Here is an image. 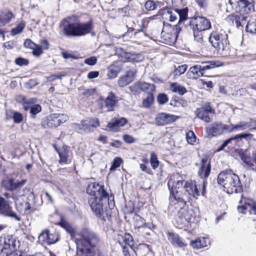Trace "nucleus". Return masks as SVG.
<instances>
[{
    "label": "nucleus",
    "instance_id": "13d9d810",
    "mask_svg": "<svg viewBox=\"0 0 256 256\" xmlns=\"http://www.w3.org/2000/svg\"><path fill=\"white\" fill-rule=\"evenodd\" d=\"M15 63L16 65L22 66H27L29 63V61L26 58L20 57L15 60Z\"/></svg>",
    "mask_w": 256,
    "mask_h": 256
},
{
    "label": "nucleus",
    "instance_id": "3c124183",
    "mask_svg": "<svg viewBox=\"0 0 256 256\" xmlns=\"http://www.w3.org/2000/svg\"><path fill=\"white\" fill-rule=\"evenodd\" d=\"M154 96L152 94H149L147 98L144 99L142 101V104L144 107L148 108L150 107L153 102Z\"/></svg>",
    "mask_w": 256,
    "mask_h": 256
},
{
    "label": "nucleus",
    "instance_id": "a878e982",
    "mask_svg": "<svg viewBox=\"0 0 256 256\" xmlns=\"http://www.w3.org/2000/svg\"><path fill=\"white\" fill-rule=\"evenodd\" d=\"M167 234L168 240L174 246L183 248L186 246L178 234L168 232Z\"/></svg>",
    "mask_w": 256,
    "mask_h": 256
},
{
    "label": "nucleus",
    "instance_id": "58836bf2",
    "mask_svg": "<svg viewBox=\"0 0 256 256\" xmlns=\"http://www.w3.org/2000/svg\"><path fill=\"white\" fill-rule=\"evenodd\" d=\"M133 219L136 228H140L146 226L145 220L141 217L140 215L135 214L134 216Z\"/></svg>",
    "mask_w": 256,
    "mask_h": 256
},
{
    "label": "nucleus",
    "instance_id": "052dcab7",
    "mask_svg": "<svg viewBox=\"0 0 256 256\" xmlns=\"http://www.w3.org/2000/svg\"><path fill=\"white\" fill-rule=\"evenodd\" d=\"M14 122L16 124H19L22 121L23 116L21 113L15 112L13 115Z\"/></svg>",
    "mask_w": 256,
    "mask_h": 256
},
{
    "label": "nucleus",
    "instance_id": "dca6fc26",
    "mask_svg": "<svg viewBox=\"0 0 256 256\" xmlns=\"http://www.w3.org/2000/svg\"><path fill=\"white\" fill-rule=\"evenodd\" d=\"M55 149L58 154L60 164H67L70 163L72 159V152L70 150L69 147L64 146L61 148H57L54 146Z\"/></svg>",
    "mask_w": 256,
    "mask_h": 256
},
{
    "label": "nucleus",
    "instance_id": "72a5a7b5",
    "mask_svg": "<svg viewBox=\"0 0 256 256\" xmlns=\"http://www.w3.org/2000/svg\"><path fill=\"white\" fill-rule=\"evenodd\" d=\"M73 128L76 130L84 132L93 131L86 120H82L80 124L74 123Z\"/></svg>",
    "mask_w": 256,
    "mask_h": 256
},
{
    "label": "nucleus",
    "instance_id": "4468645a",
    "mask_svg": "<svg viewBox=\"0 0 256 256\" xmlns=\"http://www.w3.org/2000/svg\"><path fill=\"white\" fill-rule=\"evenodd\" d=\"M0 214L14 218L17 221L21 220L20 218L12 210V208L10 206L8 201L1 196H0Z\"/></svg>",
    "mask_w": 256,
    "mask_h": 256
},
{
    "label": "nucleus",
    "instance_id": "37998d69",
    "mask_svg": "<svg viewBox=\"0 0 256 256\" xmlns=\"http://www.w3.org/2000/svg\"><path fill=\"white\" fill-rule=\"evenodd\" d=\"M124 57L128 62H138L141 60L140 59L141 56L135 54L126 52L124 54Z\"/></svg>",
    "mask_w": 256,
    "mask_h": 256
},
{
    "label": "nucleus",
    "instance_id": "9d476101",
    "mask_svg": "<svg viewBox=\"0 0 256 256\" xmlns=\"http://www.w3.org/2000/svg\"><path fill=\"white\" fill-rule=\"evenodd\" d=\"M68 120L66 114H53L48 116L42 123L44 128H53L59 126Z\"/></svg>",
    "mask_w": 256,
    "mask_h": 256
},
{
    "label": "nucleus",
    "instance_id": "f257e3e1",
    "mask_svg": "<svg viewBox=\"0 0 256 256\" xmlns=\"http://www.w3.org/2000/svg\"><path fill=\"white\" fill-rule=\"evenodd\" d=\"M86 193L91 196L88 200V204L94 214L104 221L109 220L111 217L109 210L104 211L103 208L104 203L108 202L110 200V196L104 190V186L92 182L88 186Z\"/></svg>",
    "mask_w": 256,
    "mask_h": 256
},
{
    "label": "nucleus",
    "instance_id": "2eb2a0df",
    "mask_svg": "<svg viewBox=\"0 0 256 256\" xmlns=\"http://www.w3.org/2000/svg\"><path fill=\"white\" fill-rule=\"evenodd\" d=\"M195 113L200 119L206 122H210L212 120V118L209 114H214L215 110L210 107V102H206L203 106L197 108Z\"/></svg>",
    "mask_w": 256,
    "mask_h": 256
},
{
    "label": "nucleus",
    "instance_id": "b1692460",
    "mask_svg": "<svg viewBox=\"0 0 256 256\" xmlns=\"http://www.w3.org/2000/svg\"><path fill=\"white\" fill-rule=\"evenodd\" d=\"M118 100V97L114 92H108L104 101L105 106L108 109L107 111H112Z\"/></svg>",
    "mask_w": 256,
    "mask_h": 256
},
{
    "label": "nucleus",
    "instance_id": "864d4df0",
    "mask_svg": "<svg viewBox=\"0 0 256 256\" xmlns=\"http://www.w3.org/2000/svg\"><path fill=\"white\" fill-rule=\"evenodd\" d=\"M186 138L188 142L192 144H193L196 140V136L194 132L192 130L188 132L186 134Z\"/></svg>",
    "mask_w": 256,
    "mask_h": 256
},
{
    "label": "nucleus",
    "instance_id": "412c9836",
    "mask_svg": "<svg viewBox=\"0 0 256 256\" xmlns=\"http://www.w3.org/2000/svg\"><path fill=\"white\" fill-rule=\"evenodd\" d=\"M184 188V190L187 192L188 194L192 196L194 198H198L200 196V192L196 182H185Z\"/></svg>",
    "mask_w": 256,
    "mask_h": 256
},
{
    "label": "nucleus",
    "instance_id": "393cba45",
    "mask_svg": "<svg viewBox=\"0 0 256 256\" xmlns=\"http://www.w3.org/2000/svg\"><path fill=\"white\" fill-rule=\"evenodd\" d=\"M26 180H22L20 181L15 180L14 178H10L7 180L6 183V188L10 191H13L22 188L26 184Z\"/></svg>",
    "mask_w": 256,
    "mask_h": 256
},
{
    "label": "nucleus",
    "instance_id": "69168bd1",
    "mask_svg": "<svg viewBox=\"0 0 256 256\" xmlns=\"http://www.w3.org/2000/svg\"><path fill=\"white\" fill-rule=\"evenodd\" d=\"M24 45L26 48H30V49L34 48L36 46V44L30 39L26 40L24 42Z\"/></svg>",
    "mask_w": 256,
    "mask_h": 256
},
{
    "label": "nucleus",
    "instance_id": "338daca9",
    "mask_svg": "<svg viewBox=\"0 0 256 256\" xmlns=\"http://www.w3.org/2000/svg\"><path fill=\"white\" fill-rule=\"evenodd\" d=\"M22 100L24 102V105L26 104L27 106H30V104H34L36 100L34 98H30L28 100H27L25 97L22 98Z\"/></svg>",
    "mask_w": 256,
    "mask_h": 256
},
{
    "label": "nucleus",
    "instance_id": "f704fd0d",
    "mask_svg": "<svg viewBox=\"0 0 256 256\" xmlns=\"http://www.w3.org/2000/svg\"><path fill=\"white\" fill-rule=\"evenodd\" d=\"M76 256H93L90 247L78 245Z\"/></svg>",
    "mask_w": 256,
    "mask_h": 256
},
{
    "label": "nucleus",
    "instance_id": "bb28decb",
    "mask_svg": "<svg viewBox=\"0 0 256 256\" xmlns=\"http://www.w3.org/2000/svg\"><path fill=\"white\" fill-rule=\"evenodd\" d=\"M222 65V62L218 60L202 62L200 64L204 74L206 71L218 67Z\"/></svg>",
    "mask_w": 256,
    "mask_h": 256
},
{
    "label": "nucleus",
    "instance_id": "0eeeda50",
    "mask_svg": "<svg viewBox=\"0 0 256 256\" xmlns=\"http://www.w3.org/2000/svg\"><path fill=\"white\" fill-rule=\"evenodd\" d=\"M20 242L12 235L0 238V254L8 256L19 247Z\"/></svg>",
    "mask_w": 256,
    "mask_h": 256
},
{
    "label": "nucleus",
    "instance_id": "c9c22d12",
    "mask_svg": "<svg viewBox=\"0 0 256 256\" xmlns=\"http://www.w3.org/2000/svg\"><path fill=\"white\" fill-rule=\"evenodd\" d=\"M185 182H187V181H185L184 180H178L176 182H172V180H169L168 182V186L169 187V188H170L171 184H172V188L171 190H184V184H185Z\"/></svg>",
    "mask_w": 256,
    "mask_h": 256
},
{
    "label": "nucleus",
    "instance_id": "473e14b6",
    "mask_svg": "<svg viewBox=\"0 0 256 256\" xmlns=\"http://www.w3.org/2000/svg\"><path fill=\"white\" fill-rule=\"evenodd\" d=\"M234 131H242L245 130H256V126H252L249 122H240L233 125Z\"/></svg>",
    "mask_w": 256,
    "mask_h": 256
},
{
    "label": "nucleus",
    "instance_id": "20e7f679",
    "mask_svg": "<svg viewBox=\"0 0 256 256\" xmlns=\"http://www.w3.org/2000/svg\"><path fill=\"white\" fill-rule=\"evenodd\" d=\"M208 40L218 52L227 55L229 48L228 36L223 30L214 31L210 35Z\"/></svg>",
    "mask_w": 256,
    "mask_h": 256
},
{
    "label": "nucleus",
    "instance_id": "c85d7f7f",
    "mask_svg": "<svg viewBox=\"0 0 256 256\" xmlns=\"http://www.w3.org/2000/svg\"><path fill=\"white\" fill-rule=\"evenodd\" d=\"M180 209L178 212L177 216L182 220L187 222H190L192 218V210H188L187 208L184 206H180Z\"/></svg>",
    "mask_w": 256,
    "mask_h": 256
},
{
    "label": "nucleus",
    "instance_id": "39448f33",
    "mask_svg": "<svg viewBox=\"0 0 256 256\" xmlns=\"http://www.w3.org/2000/svg\"><path fill=\"white\" fill-rule=\"evenodd\" d=\"M188 12V8L178 9L165 7L162 8L160 12L163 18L168 19L171 22L176 21L178 18V23H180L187 19Z\"/></svg>",
    "mask_w": 256,
    "mask_h": 256
},
{
    "label": "nucleus",
    "instance_id": "1a4fd4ad",
    "mask_svg": "<svg viewBox=\"0 0 256 256\" xmlns=\"http://www.w3.org/2000/svg\"><path fill=\"white\" fill-rule=\"evenodd\" d=\"M254 0H228V4L236 12L248 14L254 10Z\"/></svg>",
    "mask_w": 256,
    "mask_h": 256
},
{
    "label": "nucleus",
    "instance_id": "f8f14e48",
    "mask_svg": "<svg viewBox=\"0 0 256 256\" xmlns=\"http://www.w3.org/2000/svg\"><path fill=\"white\" fill-rule=\"evenodd\" d=\"M190 26L191 29H196L199 32H204L211 28L210 22L206 18L202 16L192 18L190 22Z\"/></svg>",
    "mask_w": 256,
    "mask_h": 256
},
{
    "label": "nucleus",
    "instance_id": "cd10ccee",
    "mask_svg": "<svg viewBox=\"0 0 256 256\" xmlns=\"http://www.w3.org/2000/svg\"><path fill=\"white\" fill-rule=\"evenodd\" d=\"M187 74L188 77L192 79H197L204 75L200 64H196L190 67Z\"/></svg>",
    "mask_w": 256,
    "mask_h": 256
},
{
    "label": "nucleus",
    "instance_id": "49530a36",
    "mask_svg": "<svg viewBox=\"0 0 256 256\" xmlns=\"http://www.w3.org/2000/svg\"><path fill=\"white\" fill-rule=\"evenodd\" d=\"M58 224L64 228L68 233L72 236L74 234V230L70 224L62 220L58 223Z\"/></svg>",
    "mask_w": 256,
    "mask_h": 256
},
{
    "label": "nucleus",
    "instance_id": "4be33fe9",
    "mask_svg": "<svg viewBox=\"0 0 256 256\" xmlns=\"http://www.w3.org/2000/svg\"><path fill=\"white\" fill-rule=\"evenodd\" d=\"M240 156L243 162L244 166L247 170L256 172V166L253 160V158L247 155L245 153H241Z\"/></svg>",
    "mask_w": 256,
    "mask_h": 256
},
{
    "label": "nucleus",
    "instance_id": "c03bdc74",
    "mask_svg": "<svg viewBox=\"0 0 256 256\" xmlns=\"http://www.w3.org/2000/svg\"><path fill=\"white\" fill-rule=\"evenodd\" d=\"M222 124H215L211 128H210V132L212 133L213 136L220 134L222 132Z\"/></svg>",
    "mask_w": 256,
    "mask_h": 256
},
{
    "label": "nucleus",
    "instance_id": "ddd939ff",
    "mask_svg": "<svg viewBox=\"0 0 256 256\" xmlns=\"http://www.w3.org/2000/svg\"><path fill=\"white\" fill-rule=\"evenodd\" d=\"M38 239L42 244L50 245L60 240V235L56 232L50 233L48 230H44L39 234Z\"/></svg>",
    "mask_w": 256,
    "mask_h": 256
},
{
    "label": "nucleus",
    "instance_id": "aec40b11",
    "mask_svg": "<svg viewBox=\"0 0 256 256\" xmlns=\"http://www.w3.org/2000/svg\"><path fill=\"white\" fill-rule=\"evenodd\" d=\"M211 170V164L207 158H202L201 160V166L198 170L200 177L203 178H207Z\"/></svg>",
    "mask_w": 256,
    "mask_h": 256
},
{
    "label": "nucleus",
    "instance_id": "de8ad7c7",
    "mask_svg": "<svg viewBox=\"0 0 256 256\" xmlns=\"http://www.w3.org/2000/svg\"><path fill=\"white\" fill-rule=\"evenodd\" d=\"M25 24L22 22L18 24L16 27L12 30V36H15L16 34H19L25 28Z\"/></svg>",
    "mask_w": 256,
    "mask_h": 256
},
{
    "label": "nucleus",
    "instance_id": "0e129e2a",
    "mask_svg": "<svg viewBox=\"0 0 256 256\" xmlns=\"http://www.w3.org/2000/svg\"><path fill=\"white\" fill-rule=\"evenodd\" d=\"M33 50L32 54L34 56H39L42 53V47L36 44Z\"/></svg>",
    "mask_w": 256,
    "mask_h": 256
},
{
    "label": "nucleus",
    "instance_id": "a18cd8bd",
    "mask_svg": "<svg viewBox=\"0 0 256 256\" xmlns=\"http://www.w3.org/2000/svg\"><path fill=\"white\" fill-rule=\"evenodd\" d=\"M252 136L253 135L251 134H240L232 137V138L234 141H235L236 144L237 141H240L242 138H244L247 140H250L252 138Z\"/></svg>",
    "mask_w": 256,
    "mask_h": 256
},
{
    "label": "nucleus",
    "instance_id": "6ab92c4d",
    "mask_svg": "<svg viewBox=\"0 0 256 256\" xmlns=\"http://www.w3.org/2000/svg\"><path fill=\"white\" fill-rule=\"evenodd\" d=\"M182 190H170V200L171 204H178L179 206H185L186 201L184 198V195L182 196Z\"/></svg>",
    "mask_w": 256,
    "mask_h": 256
},
{
    "label": "nucleus",
    "instance_id": "09e8293b",
    "mask_svg": "<svg viewBox=\"0 0 256 256\" xmlns=\"http://www.w3.org/2000/svg\"><path fill=\"white\" fill-rule=\"evenodd\" d=\"M187 69V66L186 64H182L179 66L174 72V75L176 76H180V75L184 74Z\"/></svg>",
    "mask_w": 256,
    "mask_h": 256
},
{
    "label": "nucleus",
    "instance_id": "e2e57ef3",
    "mask_svg": "<svg viewBox=\"0 0 256 256\" xmlns=\"http://www.w3.org/2000/svg\"><path fill=\"white\" fill-rule=\"evenodd\" d=\"M97 62L96 58L95 56H91L89 58H87L84 60L85 64L90 65V66H94V65Z\"/></svg>",
    "mask_w": 256,
    "mask_h": 256
},
{
    "label": "nucleus",
    "instance_id": "bf43d9fd",
    "mask_svg": "<svg viewBox=\"0 0 256 256\" xmlns=\"http://www.w3.org/2000/svg\"><path fill=\"white\" fill-rule=\"evenodd\" d=\"M92 130L99 126V121L97 118H89L86 120Z\"/></svg>",
    "mask_w": 256,
    "mask_h": 256
},
{
    "label": "nucleus",
    "instance_id": "4c0bfd02",
    "mask_svg": "<svg viewBox=\"0 0 256 256\" xmlns=\"http://www.w3.org/2000/svg\"><path fill=\"white\" fill-rule=\"evenodd\" d=\"M13 17L14 14L12 12L8 10H4L0 16V22H2L4 24H7L10 22Z\"/></svg>",
    "mask_w": 256,
    "mask_h": 256
},
{
    "label": "nucleus",
    "instance_id": "4d7b16f0",
    "mask_svg": "<svg viewBox=\"0 0 256 256\" xmlns=\"http://www.w3.org/2000/svg\"><path fill=\"white\" fill-rule=\"evenodd\" d=\"M144 6L147 10H152L156 8L157 5L154 1L149 0L146 2Z\"/></svg>",
    "mask_w": 256,
    "mask_h": 256
},
{
    "label": "nucleus",
    "instance_id": "a211bd4d",
    "mask_svg": "<svg viewBox=\"0 0 256 256\" xmlns=\"http://www.w3.org/2000/svg\"><path fill=\"white\" fill-rule=\"evenodd\" d=\"M128 122V120L124 118H114L108 123L107 128L110 132H116L120 130V127L124 126Z\"/></svg>",
    "mask_w": 256,
    "mask_h": 256
},
{
    "label": "nucleus",
    "instance_id": "603ef678",
    "mask_svg": "<svg viewBox=\"0 0 256 256\" xmlns=\"http://www.w3.org/2000/svg\"><path fill=\"white\" fill-rule=\"evenodd\" d=\"M192 30L194 40L198 42L202 43L203 41V32H199V30H196V29Z\"/></svg>",
    "mask_w": 256,
    "mask_h": 256
},
{
    "label": "nucleus",
    "instance_id": "680f3d73",
    "mask_svg": "<svg viewBox=\"0 0 256 256\" xmlns=\"http://www.w3.org/2000/svg\"><path fill=\"white\" fill-rule=\"evenodd\" d=\"M123 140L128 144H132L135 142V139L132 136L125 134L122 136Z\"/></svg>",
    "mask_w": 256,
    "mask_h": 256
},
{
    "label": "nucleus",
    "instance_id": "a19ab883",
    "mask_svg": "<svg viewBox=\"0 0 256 256\" xmlns=\"http://www.w3.org/2000/svg\"><path fill=\"white\" fill-rule=\"evenodd\" d=\"M246 30L250 34H256V18L251 20L248 22Z\"/></svg>",
    "mask_w": 256,
    "mask_h": 256
},
{
    "label": "nucleus",
    "instance_id": "6e6552de",
    "mask_svg": "<svg viewBox=\"0 0 256 256\" xmlns=\"http://www.w3.org/2000/svg\"><path fill=\"white\" fill-rule=\"evenodd\" d=\"M80 236L81 238L78 240L77 245L94 248L99 242L98 236L87 228L82 229L80 232Z\"/></svg>",
    "mask_w": 256,
    "mask_h": 256
},
{
    "label": "nucleus",
    "instance_id": "5fc2aeb1",
    "mask_svg": "<svg viewBox=\"0 0 256 256\" xmlns=\"http://www.w3.org/2000/svg\"><path fill=\"white\" fill-rule=\"evenodd\" d=\"M168 98L164 94H160L157 96V100L160 104H164L168 102Z\"/></svg>",
    "mask_w": 256,
    "mask_h": 256
},
{
    "label": "nucleus",
    "instance_id": "7c9ffc66",
    "mask_svg": "<svg viewBox=\"0 0 256 256\" xmlns=\"http://www.w3.org/2000/svg\"><path fill=\"white\" fill-rule=\"evenodd\" d=\"M34 194L32 192H30L25 204L24 213L26 214H30L34 211Z\"/></svg>",
    "mask_w": 256,
    "mask_h": 256
},
{
    "label": "nucleus",
    "instance_id": "f3484780",
    "mask_svg": "<svg viewBox=\"0 0 256 256\" xmlns=\"http://www.w3.org/2000/svg\"><path fill=\"white\" fill-rule=\"evenodd\" d=\"M178 118V116L166 113H160L155 118V121L158 126H164L174 122Z\"/></svg>",
    "mask_w": 256,
    "mask_h": 256
},
{
    "label": "nucleus",
    "instance_id": "774afa93",
    "mask_svg": "<svg viewBox=\"0 0 256 256\" xmlns=\"http://www.w3.org/2000/svg\"><path fill=\"white\" fill-rule=\"evenodd\" d=\"M99 75V72L98 71L90 72L88 74V78L90 79H92L97 78Z\"/></svg>",
    "mask_w": 256,
    "mask_h": 256
},
{
    "label": "nucleus",
    "instance_id": "2f4dec72",
    "mask_svg": "<svg viewBox=\"0 0 256 256\" xmlns=\"http://www.w3.org/2000/svg\"><path fill=\"white\" fill-rule=\"evenodd\" d=\"M210 244L209 240L205 237L199 238L190 242V245L194 248H201L207 246Z\"/></svg>",
    "mask_w": 256,
    "mask_h": 256
},
{
    "label": "nucleus",
    "instance_id": "7ed1b4c3",
    "mask_svg": "<svg viewBox=\"0 0 256 256\" xmlns=\"http://www.w3.org/2000/svg\"><path fill=\"white\" fill-rule=\"evenodd\" d=\"M217 182L224 187V190L228 194L240 193L242 192V186L239 177L231 170H226L220 173Z\"/></svg>",
    "mask_w": 256,
    "mask_h": 256
},
{
    "label": "nucleus",
    "instance_id": "ea45409f",
    "mask_svg": "<svg viewBox=\"0 0 256 256\" xmlns=\"http://www.w3.org/2000/svg\"><path fill=\"white\" fill-rule=\"evenodd\" d=\"M170 88L172 92H177L180 95H183L187 92L186 88L180 85L178 83H172Z\"/></svg>",
    "mask_w": 256,
    "mask_h": 256
},
{
    "label": "nucleus",
    "instance_id": "f03ea898",
    "mask_svg": "<svg viewBox=\"0 0 256 256\" xmlns=\"http://www.w3.org/2000/svg\"><path fill=\"white\" fill-rule=\"evenodd\" d=\"M76 17L74 16L64 18L60 24L62 34L67 38H78L85 36L91 33L94 29L93 20L90 19L87 22H74Z\"/></svg>",
    "mask_w": 256,
    "mask_h": 256
},
{
    "label": "nucleus",
    "instance_id": "5701e85b",
    "mask_svg": "<svg viewBox=\"0 0 256 256\" xmlns=\"http://www.w3.org/2000/svg\"><path fill=\"white\" fill-rule=\"evenodd\" d=\"M136 73L135 70L128 71L125 76H122L118 80V84L120 87H124L130 84L134 80Z\"/></svg>",
    "mask_w": 256,
    "mask_h": 256
},
{
    "label": "nucleus",
    "instance_id": "8fccbe9b",
    "mask_svg": "<svg viewBox=\"0 0 256 256\" xmlns=\"http://www.w3.org/2000/svg\"><path fill=\"white\" fill-rule=\"evenodd\" d=\"M150 162L152 167L154 169L156 168L159 165V161L158 160L156 154L154 152L150 154Z\"/></svg>",
    "mask_w": 256,
    "mask_h": 256
},
{
    "label": "nucleus",
    "instance_id": "9b49d317",
    "mask_svg": "<svg viewBox=\"0 0 256 256\" xmlns=\"http://www.w3.org/2000/svg\"><path fill=\"white\" fill-rule=\"evenodd\" d=\"M240 200V206H238V210L242 214H256V202L251 199L244 198Z\"/></svg>",
    "mask_w": 256,
    "mask_h": 256
},
{
    "label": "nucleus",
    "instance_id": "79ce46f5",
    "mask_svg": "<svg viewBox=\"0 0 256 256\" xmlns=\"http://www.w3.org/2000/svg\"><path fill=\"white\" fill-rule=\"evenodd\" d=\"M170 104L174 107H179L180 106L184 107L186 106V102L182 99L175 96L173 97L171 100Z\"/></svg>",
    "mask_w": 256,
    "mask_h": 256
},
{
    "label": "nucleus",
    "instance_id": "e433bc0d",
    "mask_svg": "<svg viewBox=\"0 0 256 256\" xmlns=\"http://www.w3.org/2000/svg\"><path fill=\"white\" fill-rule=\"evenodd\" d=\"M24 110L26 111L30 110V117L34 118H35V116L41 112L42 107L38 104H36L32 106H27L25 104Z\"/></svg>",
    "mask_w": 256,
    "mask_h": 256
},
{
    "label": "nucleus",
    "instance_id": "c756f323",
    "mask_svg": "<svg viewBox=\"0 0 256 256\" xmlns=\"http://www.w3.org/2000/svg\"><path fill=\"white\" fill-rule=\"evenodd\" d=\"M130 88L132 90L133 88H140L149 94H152V92L154 90L155 86L153 84H150L146 82H139L130 86Z\"/></svg>",
    "mask_w": 256,
    "mask_h": 256
},
{
    "label": "nucleus",
    "instance_id": "423d86ee",
    "mask_svg": "<svg viewBox=\"0 0 256 256\" xmlns=\"http://www.w3.org/2000/svg\"><path fill=\"white\" fill-rule=\"evenodd\" d=\"M181 30L179 24L172 26L169 24L164 23L161 32L160 41L166 44L172 45L176 40L178 34Z\"/></svg>",
    "mask_w": 256,
    "mask_h": 256
},
{
    "label": "nucleus",
    "instance_id": "6e6d98bb",
    "mask_svg": "<svg viewBox=\"0 0 256 256\" xmlns=\"http://www.w3.org/2000/svg\"><path fill=\"white\" fill-rule=\"evenodd\" d=\"M122 163V160L121 158L116 157V158L112 162V165L110 168V170H115L116 168L120 166Z\"/></svg>",
    "mask_w": 256,
    "mask_h": 256
}]
</instances>
